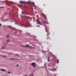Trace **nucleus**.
I'll list each match as a JSON object with an SVG mask.
<instances>
[{
  "mask_svg": "<svg viewBox=\"0 0 76 76\" xmlns=\"http://www.w3.org/2000/svg\"><path fill=\"white\" fill-rule=\"evenodd\" d=\"M19 2H20V3H24V4H26V3L24 1H20Z\"/></svg>",
  "mask_w": 76,
  "mask_h": 76,
  "instance_id": "7",
  "label": "nucleus"
},
{
  "mask_svg": "<svg viewBox=\"0 0 76 76\" xmlns=\"http://www.w3.org/2000/svg\"><path fill=\"white\" fill-rule=\"evenodd\" d=\"M45 23H46V24H48V22H44V24H45Z\"/></svg>",
  "mask_w": 76,
  "mask_h": 76,
  "instance_id": "12",
  "label": "nucleus"
},
{
  "mask_svg": "<svg viewBox=\"0 0 76 76\" xmlns=\"http://www.w3.org/2000/svg\"><path fill=\"white\" fill-rule=\"evenodd\" d=\"M10 3L11 4H13V2L12 1H10Z\"/></svg>",
  "mask_w": 76,
  "mask_h": 76,
  "instance_id": "15",
  "label": "nucleus"
},
{
  "mask_svg": "<svg viewBox=\"0 0 76 76\" xmlns=\"http://www.w3.org/2000/svg\"><path fill=\"white\" fill-rule=\"evenodd\" d=\"M2 56L4 58H5L6 57V56Z\"/></svg>",
  "mask_w": 76,
  "mask_h": 76,
  "instance_id": "23",
  "label": "nucleus"
},
{
  "mask_svg": "<svg viewBox=\"0 0 76 76\" xmlns=\"http://www.w3.org/2000/svg\"><path fill=\"white\" fill-rule=\"evenodd\" d=\"M56 61H57V64H58L59 63V59H57Z\"/></svg>",
  "mask_w": 76,
  "mask_h": 76,
  "instance_id": "10",
  "label": "nucleus"
},
{
  "mask_svg": "<svg viewBox=\"0 0 76 76\" xmlns=\"http://www.w3.org/2000/svg\"><path fill=\"white\" fill-rule=\"evenodd\" d=\"M9 37V35L8 34V35H7V37Z\"/></svg>",
  "mask_w": 76,
  "mask_h": 76,
  "instance_id": "24",
  "label": "nucleus"
},
{
  "mask_svg": "<svg viewBox=\"0 0 76 76\" xmlns=\"http://www.w3.org/2000/svg\"><path fill=\"white\" fill-rule=\"evenodd\" d=\"M35 46V45H34V46Z\"/></svg>",
  "mask_w": 76,
  "mask_h": 76,
  "instance_id": "32",
  "label": "nucleus"
},
{
  "mask_svg": "<svg viewBox=\"0 0 76 76\" xmlns=\"http://www.w3.org/2000/svg\"><path fill=\"white\" fill-rule=\"evenodd\" d=\"M15 59H17L18 60H19L20 59H19L17 58H15Z\"/></svg>",
  "mask_w": 76,
  "mask_h": 76,
  "instance_id": "19",
  "label": "nucleus"
},
{
  "mask_svg": "<svg viewBox=\"0 0 76 76\" xmlns=\"http://www.w3.org/2000/svg\"><path fill=\"white\" fill-rule=\"evenodd\" d=\"M32 4L33 6H34V2H32Z\"/></svg>",
  "mask_w": 76,
  "mask_h": 76,
  "instance_id": "14",
  "label": "nucleus"
},
{
  "mask_svg": "<svg viewBox=\"0 0 76 76\" xmlns=\"http://www.w3.org/2000/svg\"><path fill=\"white\" fill-rule=\"evenodd\" d=\"M5 48V46H3V47H1L0 48V50H3V49H4Z\"/></svg>",
  "mask_w": 76,
  "mask_h": 76,
  "instance_id": "5",
  "label": "nucleus"
},
{
  "mask_svg": "<svg viewBox=\"0 0 76 76\" xmlns=\"http://www.w3.org/2000/svg\"><path fill=\"white\" fill-rule=\"evenodd\" d=\"M42 15L43 16H45L46 17V16L43 13H42Z\"/></svg>",
  "mask_w": 76,
  "mask_h": 76,
  "instance_id": "11",
  "label": "nucleus"
},
{
  "mask_svg": "<svg viewBox=\"0 0 76 76\" xmlns=\"http://www.w3.org/2000/svg\"><path fill=\"white\" fill-rule=\"evenodd\" d=\"M10 76V75H8V76Z\"/></svg>",
  "mask_w": 76,
  "mask_h": 76,
  "instance_id": "34",
  "label": "nucleus"
},
{
  "mask_svg": "<svg viewBox=\"0 0 76 76\" xmlns=\"http://www.w3.org/2000/svg\"><path fill=\"white\" fill-rule=\"evenodd\" d=\"M48 39V38H47V39Z\"/></svg>",
  "mask_w": 76,
  "mask_h": 76,
  "instance_id": "33",
  "label": "nucleus"
},
{
  "mask_svg": "<svg viewBox=\"0 0 76 76\" xmlns=\"http://www.w3.org/2000/svg\"><path fill=\"white\" fill-rule=\"evenodd\" d=\"M51 71H52L54 72L56 71V68H53L51 69Z\"/></svg>",
  "mask_w": 76,
  "mask_h": 76,
  "instance_id": "4",
  "label": "nucleus"
},
{
  "mask_svg": "<svg viewBox=\"0 0 76 76\" xmlns=\"http://www.w3.org/2000/svg\"><path fill=\"white\" fill-rule=\"evenodd\" d=\"M1 26V24L0 23V26Z\"/></svg>",
  "mask_w": 76,
  "mask_h": 76,
  "instance_id": "28",
  "label": "nucleus"
},
{
  "mask_svg": "<svg viewBox=\"0 0 76 76\" xmlns=\"http://www.w3.org/2000/svg\"><path fill=\"white\" fill-rule=\"evenodd\" d=\"M29 21L28 20H26L25 21V23L23 24V26L25 27H28L29 26Z\"/></svg>",
  "mask_w": 76,
  "mask_h": 76,
  "instance_id": "1",
  "label": "nucleus"
},
{
  "mask_svg": "<svg viewBox=\"0 0 76 76\" xmlns=\"http://www.w3.org/2000/svg\"><path fill=\"white\" fill-rule=\"evenodd\" d=\"M1 70L3 71H4V72H6L7 70H6L5 69H1Z\"/></svg>",
  "mask_w": 76,
  "mask_h": 76,
  "instance_id": "9",
  "label": "nucleus"
},
{
  "mask_svg": "<svg viewBox=\"0 0 76 76\" xmlns=\"http://www.w3.org/2000/svg\"><path fill=\"white\" fill-rule=\"evenodd\" d=\"M50 59V57H49H49H48V61H49V60Z\"/></svg>",
  "mask_w": 76,
  "mask_h": 76,
  "instance_id": "16",
  "label": "nucleus"
},
{
  "mask_svg": "<svg viewBox=\"0 0 76 76\" xmlns=\"http://www.w3.org/2000/svg\"><path fill=\"white\" fill-rule=\"evenodd\" d=\"M50 53H51V52H49V54H50Z\"/></svg>",
  "mask_w": 76,
  "mask_h": 76,
  "instance_id": "29",
  "label": "nucleus"
},
{
  "mask_svg": "<svg viewBox=\"0 0 76 76\" xmlns=\"http://www.w3.org/2000/svg\"><path fill=\"white\" fill-rule=\"evenodd\" d=\"M35 63L33 62L31 63V66H34Z\"/></svg>",
  "mask_w": 76,
  "mask_h": 76,
  "instance_id": "8",
  "label": "nucleus"
},
{
  "mask_svg": "<svg viewBox=\"0 0 76 76\" xmlns=\"http://www.w3.org/2000/svg\"><path fill=\"white\" fill-rule=\"evenodd\" d=\"M19 6H20V7H21V5H20V4L19 5Z\"/></svg>",
  "mask_w": 76,
  "mask_h": 76,
  "instance_id": "27",
  "label": "nucleus"
},
{
  "mask_svg": "<svg viewBox=\"0 0 76 76\" xmlns=\"http://www.w3.org/2000/svg\"><path fill=\"white\" fill-rule=\"evenodd\" d=\"M46 32H48H48H49V31H47V30H46Z\"/></svg>",
  "mask_w": 76,
  "mask_h": 76,
  "instance_id": "22",
  "label": "nucleus"
},
{
  "mask_svg": "<svg viewBox=\"0 0 76 76\" xmlns=\"http://www.w3.org/2000/svg\"><path fill=\"white\" fill-rule=\"evenodd\" d=\"M4 14H5V15H7V13H5Z\"/></svg>",
  "mask_w": 76,
  "mask_h": 76,
  "instance_id": "30",
  "label": "nucleus"
},
{
  "mask_svg": "<svg viewBox=\"0 0 76 76\" xmlns=\"http://www.w3.org/2000/svg\"><path fill=\"white\" fill-rule=\"evenodd\" d=\"M1 8H4V7H0V9H1Z\"/></svg>",
  "mask_w": 76,
  "mask_h": 76,
  "instance_id": "20",
  "label": "nucleus"
},
{
  "mask_svg": "<svg viewBox=\"0 0 76 76\" xmlns=\"http://www.w3.org/2000/svg\"><path fill=\"white\" fill-rule=\"evenodd\" d=\"M9 27L11 28L12 29H13V30L15 29V28L12 27V26H9Z\"/></svg>",
  "mask_w": 76,
  "mask_h": 76,
  "instance_id": "6",
  "label": "nucleus"
},
{
  "mask_svg": "<svg viewBox=\"0 0 76 76\" xmlns=\"http://www.w3.org/2000/svg\"><path fill=\"white\" fill-rule=\"evenodd\" d=\"M25 45L26 47H28V48H30V49H31V48H34V47H32L31 46H29V45Z\"/></svg>",
  "mask_w": 76,
  "mask_h": 76,
  "instance_id": "3",
  "label": "nucleus"
},
{
  "mask_svg": "<svg viewBox=\"0 0 76 76\" xmlns=\"http://www.w3.org/2000/svg\"><path fill=\"white\" fill-rule=\"evenodd\" d=\"M44 6H45V4H44Z\"/></svg>",
  "mask_w": 76,
  "mask_h": 76,
  "instance_id": "31",
  "label": "nucleus"
},
{
  "mask_svg": "<svg viewBox=\"0 0 76 76\" xmlns=\"http://www.w3.org/2000/svg\"><path fill=\"white\" fill-rule=\"evenodd\" d=\"M19 66V64H17L16 65V66Z\"/></svg>",
  "mask_w": 76,
  "mask_h": 76,
  "instance_id": "17",
  "label": "nucleus"
},
{
  "mask_svg": "<svg viewBox=\"0 0 76 76\" xmlns=\"http://www.w3.org/2000/svg\"><path fill=\"white\" fill-rule=\"evenodd\" d=\"M23 47H26V46H25V45H23Z\"/></svg>",
  "mask_w": 76,
  "mask_h": 76,
  "instance_id": "26",
  "label": "nucleus"
},
{
  "mask_svg": "<svg viewBox=\"0 0 76 76\" xmlns=\"http://www.w3.org/2000/svg\"><path fill=\"white\" fill-rule=\"evenodd\" d=\"M9 42V40H7V42Z\"/></svg>",
  "mask_w": 76,
  "mask_h": 76,
  "instance_id": "25",
  "label": "nucleus"
},
{
  "mask_svg": "<svg viewBox=\"0 0 76 76\" xmlns=\"http://www.w3.org/2000/svg\"><path fill=\"white\" fill-rule=\"evenodd\" d=\"M8 74H10L11 73V72H8Z\"/></svg>",
  "mask_w": 76,
  "mask_h": 76,
  "instance_id": "21",
  "label": "nucleus"
},
{
  "mask_svg": "<svg viewBox=\"0 0 76 76\" xmlns=\"http://www.w3.org/2000/svg\"><path fill=\"white\" fill-rule=\"evenodd\" d=\"M36 66V65H34V66H33V68H34Z\"/></svg>",
  "mask_w": 76,
  "mask_h": 76,
  "instance_id": "18",
  "label": "nucleus"
},
{
  "mask_svg": "<svg viewBox=\"0 0 76 76\" xmlns=\"http://www.w3.org/2000/svg\"><path fill=\"white\" fill-rule=\"evenodd\" d=\"M15 58H10V60H15Z\"/></svg>",
  "mask_w": 76,
  "mask_h": 76,
  "instance_id": "13",
  "label": "nucleus"
},
{
  "mask_svg": "<svg viewBox=\"0 0 76 76\" xmlns=\"http://www.w3.org/2000/svg\"><path fill=\"white\" fill-rule=\"evenodd\" d=\"M37 22V24L38 25H42V23L41 22L38 20H37L36 21Z\"/></svg>",
  "mask_w": 76,
  "mask_h": 76,
  "instance_id": "2",
  "label": "nucleus"
}]
</instances>
